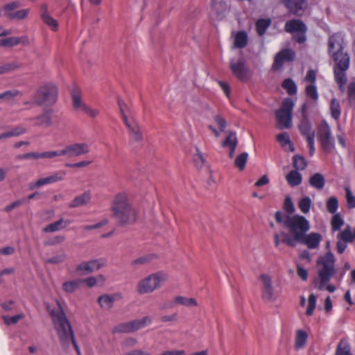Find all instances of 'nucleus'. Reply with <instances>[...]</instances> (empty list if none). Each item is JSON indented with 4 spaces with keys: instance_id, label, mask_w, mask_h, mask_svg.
<instances>
[{
    "instance_id": "f257e3e1",
    "label": "nucleus",
    "mask_w": 355,
    "mask_h": 355,
    "mask_svg": "<svg viewBox=\"0 0 355 355\" xmlns=\"http://www.w3.org/2000/svg\"><path fill=\"white\" fill-rule=\"evenodd\" d=\"M57 303L58 308L49 311V313L52 318V322L58 334L59 341L64 349H67L69 347L70 343H71L76 352L79 354L80 349L76 341L72 327L60 302H58Z\"/></svg>"
},
{
    "instance_id": "f03ea898",
    "label": "nucleus",
    "mask_w": 355,
    "mask_h": 355,
    "mask_svg": "<svg viewBox=\"0 0 355 355\" xmlns=\"http://www.w3.org/2000/svg\"><path fill=\"white\" fill-rule=\"evenodd\" d=\"M284 227L288 230V232H282V243L289 247L295 248L304 234L309 230L310 225L304 216L297 214L292 216L286 215Z\"/></svg>"
},
{
    "instance_id": "7ed1b4c3",
    "label": "nucleus",
    "mask_w": 355,
    "mask_h": 355,
    "mask_svg": "<svg viewBox=\"0 0 355 355\" xmlns=\"http://www.w3.org/2000/svg\"><path fill=\"white\" fill-rule=\"evenodd\" d=\"M111 217L119 225L135 223L138 216L137 210L130 202L125 193H119L114 196L111 205Z\"/></svg>"
},
{
    "instance_id": "20e7f679",
    "label": "nucleus",
    "mask_w": 355,
    "mask_h": 355,
    "mask_svg": "<svg viewBox=\"0 0 355 355\" xmlns=\"http://www.w3.org/2000/svg\"><path fill=\"white\" fill-rule=\"evenodd\" d=\"M334 262V256L331 252H327L324 257L318 259V263L321 264L322 267L318 270L319 279L316 278L313 280V284L315 288L320 291L324 289L326 284L329 282L336 272Z\"/></svg>"
},
{
    "instance_id": "39448f33",
    "label": "nucleus",
    "mask_w": 355,
    "mask_h": 355,
    "mask_svg": "<svg viewBox=\"0 0 355 355\" xmlns=\"http://www.w3.org/2000/svg\"><path fill=\"white\" fill-rule=\"evenodd\" d=\"M344 37L341 33H335L331 35L328 41L329 53L334 61H338V64L346 69L349 66V56L343 51Z\"/></svg>"
},
{
    "instance_id": "423d86ee",
    "label": "nucleus",
    "mask_w": 355,
    "mask_h": 355,
    "mask_svg": "<svg viewBox=\"0 0 355 355\" xmlns=\"http://www.w3.org/2000/svg\"><path fill=\"white\" fill-rule=\"evenodd\" d=\"M167 279V274L162 271L152 273L138 282L137 291L140 295L152 293L160 288Z\"/></svg>"
},
{
    "instance_id": "0eeeda50",
    "label": "nucleus",
    "mask_w": 355,
    "mask_h": 355,
    "mask_svg": "<svg viewBox=\"0 0 355 355\" xmlns=\"http://www.w3.org/2000/svg\"><path fill=\"white\" fill-rule=\"evenodd\" d=\"M294 103L292 99L285 98L279 110L275 111V115L277 121V128L288 129L292 126V113Z\"/></svg>"
},
{
    "instance_id": "6e6552de",
    "label": "nucleus",
    "mask_w": 355,
    "mask_h": 355,
    "mask_svg": "<svg viewBox=\"0 0 355 355\" xmlns=\"http://www.w3.org/2000/svg\"><path fill=\"white\" fill-rule=\"evenodd\" d=\"M58 99V88L53 84L40 87L34 96L35 103L38 105H53Z\"/></svg>"
},
{
    "instance_id": "1a4fd4ad",
    "label": "nucleus",
    "mask_w": 355,
    "mask_h": 355,
    "mask_svg": "<svg viewBox=\"0 0 355 355\" xmlns=\"http://www.w3.org/2000/svg\"><path fill=\"white\" fill-rule=\"evenodd\" d=\"M284 30L286 33L293 34V39L299 44L306 42V25L300 19H291L286 22Z\"/></svg>"
},
{
    "instance_id": "9d476101",
    "label": "nucleus",
    "mask_w": 355,
    "mask_h": 355,
    "mask_svg": "<svg viewBox=\"0 0 355 355\" xmlns=\"http://www.w3.org/2000/svg\"><path fill=\"white\" fill-rule=\"evenodd\" d=\"M318 137L322 149L327 153H331L334 148V140L331 136L330 127L326 121L318 126Z\"/></svg>"
},
{
    "instance_id": "9b49d317",
    "label": "nucleus",
    "mask_w": 355,
    "mask_h": 355,
    "mask_svg": "<svg viewBox=\"0 0 355 355\" xmlns=\"http://www.w3.org/2000/svg\"><path fill=\"white\" fill-rule=\"evenodd\" d=\"M152 323V318L149 316L144 317L139 320H134L130 322L122 323L114 329V332L118 333H130L136 331L148 324Z\"/></svg>"
},
{
    "instance_id": "f8f14e48",
    "label": "nucleus",
    "mask_w": 355,
    "mask_h": 355,
    "mask_svg": "<svg viewBox=\"0 0 355 355\" xmlns=\"http://www.w3.org/2000/svg\"><path fill=\"white\" fill-rule=\"evenodd\" d=\"M230 68L232 73L241 81H248L252 77V72L243 60H239L236 62L231 60Z\"/></svg>"
},
{
    "instance_id": "ddd939ff",
    "label": "nucleus",
    "mask_w": 355,
    "mask_h": 355,
    "mask_svg": "<svg viewBox=\"0 0 355 355\" xmlns=\"http://www.w3.org/2000/svg\"><path fill=\"white\" fill-rule=\"evenodd\" d=\"M107 264L106 259L103 258L92 259L83 261L76 266V270L83 275L91 274L95 270H98Z\"/></svg>"
},
{
    "instance_id": "4468645a",
    "label": "nucleus",
    "mask_w": 355,
    "mask_h": 355,
    "mask_svg": "<svg viewBox=\"0 0 355 355\" xmlns=\"http://www.w3.org/2000/svg\"><path fill=\"white\" fill-rule=\"evenodd\" d=\"M89 153V145L86 143H73L62 149V154L67 157H78Z\"/></svg>"
},
{
    "instance_id": "2eb2a0df",
    "label": "nucleus",
    "mask_w": 355,
    "mask_h": 355,
    "mask_svg": "<svg viewBox=\"0 0 355 355\" xmlns=\"http://www.w3.org/2000/svg\"><path fill=\"white\" fill-rule=\"evenodd\" d=\"M282 2L289 12L297 17H301L307 8L306 0H282Z\"/></svg>"
},
{
    "instance_id": "dca6fc26",
    "label": "nucleus",
    "mask_w": 355,
    "mask_h": 355,
    "mask_svg": "<svg viewBox=\"0 0 355 355\" xmlns=\"http://www.w3.org/2000/svg\"><path fill=\"white\" fill-rule=\"evenodd\" d=\"M66 175L64 171H58L52 173L51 175L46 178H40L31 187V189L39 188L46 184L55 183L62 180Z\"/></svg>"
},
{
    "instance_id": "f3484780",
    "label": "nucleus",
    "mask_w": 355,
    "mask_h": 355,
    "mask_svg": "<svg viewBox=\"0 0 355 355\" xmlns=\"http://www.w3.org/2000/svg\"><path fill=\"white\" fill-rule=\"evenodd\" d=\"M295 58V52L289 49L279 51L275 57L273 67L280 69L285 62H291Z\"/></svg>"
},
{
    "instance_id": "a211bd4d",
    "label": "nucleus",
    "mask_w": 355,
    "mask_h": 355,
    "mask_svg": "<svg viewBox=\"0 0 355 355\" xmlns=\"http://www.w3.org/2000/svg\"><path fill=\"white\" fill-rule=\"evenodd\" d=\"M321 240L322 236L319 233L311 232L309 234L305 233L298 243L306 245L309 249H315L318 248Z\"/></svg>"
},
{
    "instance_id": "6ab92c4d",
    "label": "nucleus",
    "mask_w": 355,
    "mask_h": 355,
    "mask_svg": "<svg viewBox=\"0 0 355 355\" xmlns=\"http://www.w3.org/2000/svg\"><path fill=\"white\" fill-rule=\"evenodd\" d=\"M52 114L53 110H45L40 115L29 120L35 121V126L49 128L52 124Z\"/></svg>"
},
{
    "instance_id": "aec40b11",
    "label": "nucleus",
    "mask_w": 355,
    "mask_h": 355,
    "mask_svg": "<svg viewBox=\"0 0 355 355\" xmlns=\"http://www.w3.org/2000/svg\"><path fill=\"white\" fill-rule=\"evenodd\" d=\"M259 279L263 282V298L267 301L272 300L274 295L271 278L269 275L263 274L260 276Z\"/></svg>"
},
{
    "instance_id": "412c9836",
    "label": "nucleus",
    "mask_w": 355,
    "mask_h": 355,
    "mask_svg": "<svg viewBox=\"0 0 355 355\" xmlns=\"http://www.w3.org/2000/svg\"><path fill=\"white\" fill-rule=\"evenodd\" d=\"M334 62L336 65L334 71L335 80L336 82L339 85L340 89L343 91V86L347 82L345 71L348 69L349 67L345 69L338 64V61Z\"/></svg>"
},
{
    "instance_id": "4be33fe9",
    "label": "nucleus",
    "mask_w": 355,
    "mask_h": 355,
    "mask_svg": "<svg viewBox=\"0 0 355 355\" xmlns=\"http://www.w3.org/2000/svg\"><path fill=\"white\" fill-rule=\"evenodd\" d=\"M119 298V295L114 294V295H103L98 298V302L103 308L105 310H109L113 306L114 302Z\"/></svg>"
},
{
    "instance_id": "5701e85b",
    "label": "nucleus",
    "mask_w": 355,
    "mask_h": 355,
    "mask_svg": "<svg viewBox=\"0 0 355 355\" xmlns=\"http://www.w3.org/2000/svg\"><path fill=\"white\" fill-rule=\"evenodd\" d=\"M91 200V193L87 191L85 193L75 197L69 204V207L76 208L85 205L89 203Z\"/></svg>"
},
{
    "instance_id": "b1692460",
    "label": "nucleus",
    "mask_w": 355,
    "mask_h": 355,
    "mask_svg": "<svg viewBox=\"0 0 355 355\" xmlns=\"http://www.w3.org/2000/svg\"><path fill=\"white\" fill-rule=\"evenodd\" d=\"M157 256L156 254H148L138 257L130 262V266L135 268H139L142 266H146L156 259Z\"/></svg>"
},
{
    "instance_id": "393cba45",
    "label": "nucleus",
    "mask_w": 355,
    "mask_h": 355,
    "mask_svg": "<svg viewBox=\"0 0 355 355\" xmlns=\"http://www.w3.org/2000/svg\"><path fill=\"white\" fill-rule=\"evenodd\" d=\"M211 9L215 12L217 18L222 19L227 10V5L224 1L212 0Z\"/></svg>"
},
{
    "instance_id": "a878e982",
    "label": "nucleus",
    "mask_w": 355,
    "mask_h": 355,
    "mask_svg": "<svg viewBox=\"0 0 355 355\" xmlns=\"http://www.w3.org/2000/svg\"><path fill=\"white\" fill-rule=\"evenodd\" d=\"M300 133L308 139L310 137H315V132L312 130V125L310 121L304 118L298 125Z\"/></svg>"
},
{
    "instance_id": "bb28decb",
    "label": "nucleus",
    "mask_w": 355,
    "mask_h": 355,
    "mask_svg": "<svg viewBox=\"0 0 355 355\" xmlns=\"http://www.w3.org/2000/svg\"><path fill=\"white\" fill-rule=\"evenodd\" d=\"M128 130L132 141L139 142L142 140L143 135L140 127L135 120H132V125H128Z\"/></svg>"
},
{
    "instance_id": "cd10ccee",
    "label": "nucleus",
    "mask_w": 355,
    "mask_h": 355,
    "mask_svg": "<svg viewBox=\"0 0 355 355\" xmlns=\"http://www.w3.org/2000/svg\"><path fill=\"white\" fill-rule=\"evenodd\" d=\"M309 184L316 189H322L325 184V180L323 175L319 173H315L309 178Z\"/></svg>"
},
{
    "instance_id": "c85d7f7f",
    "label": "nucleus",
    "mask_w": 355,
    "mask_h": 355,
    "mask_svg": "<svg viewBox=\"0 0 355 355\" xmlns=\"http://www.w3.org/2000/svg\"><path fill=\"white\" fill-rule=\"evenodd\" d=\"M63 223H64V219L62 218L60 220L46 225L43 229V232H46V233L55 232L59 231V230L64 228L69 224V221H65V225L64 226H62Z\"/></svg>"
},
{
    "instance_id": "c756f323",
    "label": "nucleus",
    "mask_w": 355,
    "mask_h": 355,
    "mask_svg": "<svg viewBox=\"0 0 355 355\" xmlns=\"http://www.w3.org/2000/svg\"><path fill=\"white\" fill-rule=\"evenodd\" d=\"M286 181L291 187L301 184L302 178L301 174L296 170L291 171L286 177Z\"/></svg>"
},
{
    "instance_id": "7c9ffc66",
    "label": "nucleus",
    "mask_w": 355,
    "mask_h": 355,
    "mask_svg": "<svg viewBox=\"0 0 355 355\" xmlns=\"http://www.w3.org/2000/svg\"><path fill=\"white\" fill-rule=\"evenodd\" d=\"M248 43V35L244 31H239L235 36L234 46L235 48L243 49Z\"/></svg>"
},
{
    "instance_id": "2f4dec72",
    "label": "nucleus",
    "mask_w": 355,
    "mask_h": 355,
    "mask_svg": "<svg viewBox=\"0 0 355 355\" xmlns=\"http://www.w3.org/2000/svg\"><path fill=\"white\" fill-rule=\"evenodd\" d=\"M335 355H352L350 351V346L347 340L342 339L339 342Z\"/></svg>"
},
{
    "instance_id": "473e14b6",
    "label": "nucleus",
    "mask_w": 355,
    "mask_h": 355,
    "mask_svg": "<svg viewBox=\"0 0 355 355\" xmlns=\"http://www.w3.org/2000/svg\"><path fill=\"white\" fill-rule=\"evenodd\" d=\"M271 20L270 19H261L256 23V29L259 36H262L270 26Z\"/></svg>"
},
{
    "instance_id": "72a5a7b5",
    "label": "nucleus",
    "mask_w": 355,
    "mask_h": 355,
    "mask_svg": "<svg viewBox=\"0 0 355 355\" xmlns=\"http://www.w3.org/2000/svg\"><path fill=\"white\" fill-rule=\"evenodd\" d=\"M26 132V129L21 125H18L10 131L2 133L3 139L10 138L12 137H17L24 134Z\"/></svg>"
},
{
    "instance_id": "f704fd0d",
    "label": "nucleus",
    "mask_w": 355,
    "mask_h": 355,
    "mask_svg": "<svg viewBox=\"0 0 355 355\" xmlns=\"http://www.w3.org/2000/svg\"><path fill=\"white\" fill-rule=\"evenodd\" d=\"M282 87L286 90L287 93L292 96L297 93V86L295 82L291 78H286L282 83Z\"/></svg>"
},
{
    "instance_id": "c9c22d12",
    "label": "nucleus",
    "mask_w": 355,
    "mask_h": 355,
    "mask_svg": "<svg viewBox=\"0 0 355 355\" xmlns=\"http://www.w3.org/2000/svg\"><path fill=\"white\" fill-rule=\"evenodd\" d=\"M307 339V334L303 330H298L295 338V347L302 348L304 346Z\"/></svg>"
},
{
    "instance_id": "e433bc0d",
    "label": "nucleus",
    "mask_w": 355,
    "mask_h": 355,
    "mask_svg": "<svg viewBox=\"0 0 355 355\" xmlns=\"http://www.w3.org/2000/svg\"><path fill=\"white\" fill-rule=\"evenodd\" d=\"M229 135L226 137V139L223 141L222 146L223 147H232V146H237L238 139L236 135V132L230 131L228 132Z\"/></svg>"
},
{
    "instance_id": "4c0bfd02",
    "label": "nucleus",
    "mask_w": 355,
    "mask_h": 355,
    "mask_svg": "<svg viewBox=\"0 0 355 355\" xmlns=\"http://www.w3.org/2000/svg\"><path fill=\"white\" fill-rule=\"evenodd\" d=\"M175 302L186 306H196L197 301L194 298H187L183 296H177L175 297Z\"/></svg>"
},
{
    "instance_id": "58836bf2",
    "label": "nucleus",
    "mask_w": 355,
    "mask_h": 355,
    "mask_svg": "<svg viewBox=\"0 0 355 355\" xmlns=\"http://www.w3.org/2000/svg\"><path fill=\"white\" fill-rule=\"evenodd\" d=\"M41 19L52 31H56L58 30V23L50 14L42 16Z\"/></svg>"
},
{
    "instance_id": "ea45409f",
    "label": "nucleus",
    "mask_w": 355,
    "mask_h": 355,
    "mask_svg": "<svg viewBox=\"0 0 355 355\" xmlns=\"http://www.w3.org/2000/svg\"><path fill=\"white\" fill-rule=\"evenodd\" d=\"M248 158V153H242L239 155L234 161V165L240 170L243 171L245 168L246 162Z\"/></svg>"
},
{
    "instance_id": "a19ab883",
    "label": "nucleus",
    "mask_w": 355,
    "mask_h": 355,
    "mask_svg": "<svg viewBox=\"0 0 355 355\" xmlns=\"http://www.w3.org/2000/svg\"><path fill=\"white\" fill-rule=\"evenodd\" d=\"M22 66V64L19 62L14 61L6 63L3 65H1L2 70L4 73H8L10 72H12L15 70H17L19 68H21Z\"/></svg>"
},
{
    "instance_id": "79ce46f5",
    "label": "nucleus",
    "mask_w": 355,
    "mask_h": 355,
    "mask_svg": "<svg viewBox=\"0 0 355 355\" xmlns=\"http://www.w3.org/2000/svg\"><path fill=\"white\" fill-rule=\"evenodd\" d=\"M330 109L331 116L335 119H338L340 116V108L339 102L336 98L331 99Z\"/></svg>"
},
{
    "instance_id": "37998d69",
    "label": "nucleus",
    "mask_w": 355,
    "mask_h": 355,
    "mask_svg": "<svg viewBox=\"0 0 355 355\" xmlns=\"http://www.w3.org/2000/svg\"><path fill=\"white\" fill-rule=\"evenodd\" d=\"M29 12H30L29 9L19 10L14 13H9L8 15V18L10 19H17V20L24 19L28 17Z\"/></svg>"
},
{
    "instance_id": "c03bdc74",
    "label": "nucleus",
    "mask_w": 355,
    "mask_h": 355,
    "mask_svg": "<svg viewBox=\"0 0 355 355\" xmlns=\"http://www.w3.org/2000/svg\"><path fill=\"white\" fill-rule=\"evenodd\" d=\"M79 286V281L74 280V281H69L65 282L62 284V289L66 293H73L75 291L78 289Z\"/></svg>"
},
{
    "instance_id": "a18cd8bd",
    "label": "nucleus",
    "mask_w": 355,
    "mask_h": 355,
    "mask_svg": "<svg viewBox=\"0 0 355 355\" xmlns=\"http://www.w3.org/2000/svg\"><path fill=\"white\" fill-rule=\"evenodd\" d=\"M338 239L342 240L344 242H352L354 239V235L351 231L350 227L348 225L347 228L341 232L338 235Z\"/></svg>"
},
{
    "instance_id": "49530a36",
    "label": "nucleus",
    "mask_w": 355,
    "mask_h": 355,
    "mask_svg": "<svg viewBox=\"0 0 355 355\" xmlns=\"http://www.w3.org/2000/svg\"><path fill=\"white\" fill-rule=\"evenodd\" d=\"M343 224L344 220L339 214H336L332 217L331 225V229L334 232L339 230Z\"/></svg>"
},
{
    "instance_id": "de8ad7c7",
    "label": "nucleus",
    "mask_w": 355,
    "mask_h": 355,
    "mask_svg": "<svg viewBox=\"0 0 355 355\" xmlns=\"http://www.w3.org/2000/svg\"><path fill=\"white\" fill-rule=\"evenodd\" d=\"M311 205V200L309 197H304L302 198L298 203V207L300 211L306 214L309 211Z\"/></svg>"
},
{
    "instance_id": "09e8293b",
    "label": "nucleus",
    "mask_w": 355,
    "mask_h": 355,
    "mask_svg": "<svg viewBox=\"0 0 355 355\" xmlns=\"http://www.w3.org/2000/svg\"><path fill=\"white\" fill-rule=\"evenodd\" d=\"M306 166V162L304 157L295 155L293 157V167L296 171L304 170Z\"/></svg>"
},
{
    "instance_id": "8fccbe9b",
    "label": "nucleus",
    "mask_w": 355,
    "mask_h": 355,
    "mask_svg": "<svg viewBox=\"0 0 355 355\" xmlns=\"http://www.w3.org/2000/svg\"><path fill=\"white\" fill-rule=\"evenodd\" d=\"M315 305H316V296L313 293H311L309 295V299H308V306H307V309L306 311V314L308 316H311L313 315V311L315 309Z\"/></svg>"
},
{
    "instance_id": "3c124183",
    "label": "nucleus",
    "mask_w": 355,
    "mask_h": 355,
    "mask_svg": "<svg viewBox=\"0 0 355 355\" xmlns=\"http://www.w3.org/2000/svg\"><path fill=\"white\" fill-rule=\"evenodd\" d=\"M338 207V199L334 197H330L327 202V211L331 214H335Z\"/></svg>"
},
{
    "instance_id": "603ef678",
    "label": "nucleus",
    "mask_w": 355,
    "mask_h": 355,
    "mask_svg": "<svg viewBox=\"0 0 355 355\" xmlns=\"http://www.w3.org/2000/svg\"><path fill=\"white\" fill-rule=\"evenodd\" d=\"M24 317V314L21 313L12 317L3 315L2 318L7 325H11L17 324L19 320L23 319Z\"/></svg>"
},
{
    "instance_id": "864d4df0",
    "label": "nucleus",
    "mask_w": 355,
    "mask_h": 355,
    "mask_svg": "<svg viewBox=\"0 0 355 355\" xmlns=\"http://www.w3.org/2000/svg\"><path fill=\"white\" fill-rule=\"evenodd\" d=\"M306 94L314 101H317L318 99V94L316 86L314 84H311L306 87Z\"/></svg>"
},
{
    "instance_id": "5fc2aeb1",
    "label": "nucleus",
    "mask_w": 355,
    "mask_h": 355,
    "mask_svg": "<svg viewBox=\"0 0 355 355\" xmlns=\"http://www.w3.org/2000/svg\"><path fill=\"white\" fill-rule=\"evenodd\" d=\"M205 159L202 153L196 148V153L193 155V162L198 168H201L204 165Z\"/></svg>"
},
{
    "instance_id": "6e6d98bb",
    "label": "nucleus",
    "mask_w": 355,
    "mask_h": 355,
    "mask_svg": "<svg viewBox=\"0 0 355 355\" xmlns=\"http://www.w3.org/2000/svg\"><path fill=\"white\" fill-rule=\"evenodd\" d=\"M17 96H21V92L17 89H11L1 94L0 97H1V99L10 100Z\"/></svg>"
},
{
    "instance_id": "4d7b16f0",
    "label": "nucleus",
    "mask_w": 355,
    "mask_h": 355,
    "mask_svg": "<svg viewBox=\"0 0 355 355\" xmlns=\"http://www.w3.org/2000/svg\"><path fill=\"white\" fill-rule=\"evenodd\" d=\"M64 240L65 236L64 235H57L45 241L44 244V245H55L62 243Z\"/></svg>"
},
{
    "instance_id": "13d9d810",
    "label": "nucleus",
    "mask_w": 355,
    "mask_h": 355,
    "mask_svg": "<svg viewBox=\"0 0 355 355\" xmlns=\"http://www.w3.org/2000/svg\"><path fill=\"white\" fill-rule=\"evenodd\" d=\"M72 99H73V104L76 109H80L83 110V106L86 105L85 104L83 103L81 101L80 96L76 91H73L71 94Z\"/></svg>"
},
{
    "instance_id": "bf43d9fd",
    "label": "nucleus",
    "mask_w": 355,
    "mask_h": 355,
    "mask_svg": "<svg viewBox=\"0 0 355 355\" xmlns=\"http://www.w3.org/2000/svg\"><path fill=\"white\" fill-rule=\"evenodd\" d=\"M67 259V255L64 253L57 254L53 257L49 258L46 260V263L52 264H58L62 263Z\"/></svg>"
},
{
    "instance_id": "052dcab7",
    "label": "nucleus",
    "mask_w": 355,
    "mask_h": 355,
    "mask_svg": "<svg viewBox=\"0 0 355 355\" xmlns=\"http://www.w3.org/2000/svg\"><path fill=\"white\" fill-rule=\"evenodd\" d=\"M63 156L62 150H51L41 153V159H53L55 157Z\"/></svg>"
},
{
    "instance_id": "680f3d73",
    "label": "nucleus",
    "mask_w": 355,
    "mask_h": 355,
    "mask_svg": "<svg viewBox=\"0 0 355 355\" xmlns=\"http://www.w3.org/2000/svg\"><path fill=\"white\" fill-rule=\"evenodd\" d=\"M347 98L350 104L355 101V82H351L348 85Z\"/></svg>"
},
{
    "instance_id": "e2e57ef3",
    "label": "nucleus",
    "mask_w": 355,
    "mask_h": 355,
    "mask_svg": "<svg viewBox=\"0 0 355 355\" xmlns=\"http://www.w3.org/2000/svg\"><path fill=\"white\" fill-rule=\"evenodd\" d=\"M20 3L19 1H12L11 3H8L3 6V10L5 12V15L8 17V15L9 13H12L11 11L14 10L18 8H19Z\"/></svg>"
},
{
    "instance_id": "0e129e2a",
    "label": "nucleus",
    "mask_w": 355,
    "mask_h": 355,
    "mask_svg": "<svg viewBox=\"0 0 355 355\" xmlns=\"http://www.w3.org/2000/svg\"><path fill=\"white\" fill-rule=\"evenodd\" d=\"M277 140L283 146H285L287 144H291L289 135L284 132L279 134L277 136Z\"/></svg>"
},
{
    "instance_id": "69168bd1",
    "label": "nucleus",
    "mask_w": 355,
    "mask_h": 355,
    "mask_svg": "<svg viewBox=\"0 0 355 355\" xmlns=\"http://www.w3.org/2000/svg\"><path fill=\"white\" fill-rule=\"evenodd\" d=\"M284 208L288 214H292L295 211L293 203L290 197H286L284 204Z\"/></svg>"
},
{
    "instance_id": "338daca9",
    "label": "nucleus",
    "mask_w": 355,
    "mask_h": 355,
    "mask_svg": "<svg viewBox=\"0 0 355 355\" xmlns=\"http://www.w3.org/2000/svg\"><path fill=\"white\" fill-rule=\"evenodd\" d=\"M346 198L348 205L351 208L355 207V196L352 195L351 190L349 188H346Z\"/></svg>"
},
{
    "instance_id": "774afa93",
    "label": "nucleus",
    "mask_w": 355,
    "mask_h": 355,
    "mask_svg": "<svg viewBox=\"0 0 355 355\" xmlns=\"http://www.w3.org/2000/svg\"><path fill=\"white\" fill-rule=\"evenodd\" d=\"M214 121L218 125L220 131H225V129L227 126V122L224 118L220 116V115H216L214 116Z\"/></svg>"
}]
</instances>
